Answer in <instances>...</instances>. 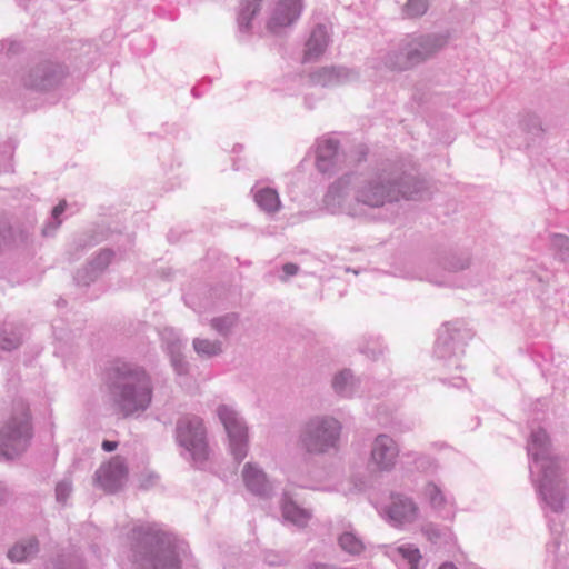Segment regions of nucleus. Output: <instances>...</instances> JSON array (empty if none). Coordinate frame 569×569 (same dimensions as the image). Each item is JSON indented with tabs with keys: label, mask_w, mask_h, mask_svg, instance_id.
Wrapping results in <instances>:
<instances>
[{
	"label": "nucleus",
	"mask_w": 569,
	"mask_h": 569,
	"mask_svg": "<svg viewBox=\"0 0 569 569\" xmlns=\"http://www.w3.org/2000/svg\"><path fill=\"white\" fill-rule=\"evenodd\" d=\"M422 189L423 182L409 164L387 161L366 177L345 174L339 178L329 187L323 201L331 213L367 220L373 219L377 210L412 199Z\"/></svg>",
	"instance_id": "obj_1"
},
{
	"label": "nucleus",
	"mask_w": 569,
	"mask_h": 569,
	"mask_svg": "<svg viewBox=\"0 0 569 569\" xmlns=\"http://www.w3.org/2000/svg\"><path fill=\"white\" fill-rule=\"evenodd\" d=\"M531 459L530 475L541 501L552 512L560 513L568 502V492L561 477V460L552 451L546 430H533L527 445Z\"/></svg>",
	"instance_id": "obj_2"
},
{
	"label": "nucleus",
	"mask_w": 569,
	"mask_h": 569,
	"mask_svg": "<svg viewBox=\"0 0 569 569\" xmlns=\"http://www.w3.org/2000/svg\"><path fill=\"white\" fill-rule=\"evenodd\" d=\"M107 387L113 406L124 418L140 416L152 403V378L142 366L114 365L108 372Z\"/></svg>",
	"instance_id": "obj_3"
},
{
	"label": "nucleus",
	"mask_w": 569,
	"mask_h": 569,
	"mask_svg": "<svg viewBox=\"0 0 569 569\" xmlns=\"http://www.w3.org/2000/svg\"><path fill=\"white\" fill-rule=\"evenodd\" d=\"M132 560L138 569H181L174 537L156 526H139L131 531Z\"/></svg>",
	"instance_id": "obj_4"
},
{
	"label": "nucleus",
	"mask_w": 569,
	"mask_h": 569,
	"mask_svg": "<svg viewBox=\"0 0 569 569\" xmlns=\"http://www.w3.org/2000/svg\"><path fill=\"white\" fill-rule=\"evenodd\" d=\"M342 425L332 416L316 415L300 426L298 446L310 456L336 453L340 447Z\"/></svg>",
	"instance_id": "obj_5"
},
{
	"label": "nucleus",
	"mask_w": 569,
	"mask_h": 569,
	"mask_svg": "<svg viewBox=\"0 0 569 569\" xmlns=\"http://www.w3.org/2000/svg\"><path fill=\"white\" fill-rule=\"evenodd\" d=\"M33 437L28 407L19 402L0 427V458L13 460L27 451Z\"/></svg>",
	"instance_id": "obj_6"
},
{
	"label": "nucleus",
	"mask_w": 569,
	"mask_h": 569,
	"mask_svg": "<svg viewBox=\"0 0 569 569\" xmlns=\"http://www.w3.org/2000/svg\"><path fill=\"white\" fill-rule=\"evenodd\" d=\"M174 435L177 443L190 455L194 463H202L208 459L207 431L200 417H180L176 423Z\"/></svg>",
	"instance_id": "obj_7"
},
{
	"label": "nucleus",
	"mask_w": 569,
	"mask_h": 569,
	"mask_svg": "<svg viewBox=\"0 0 569 569\" xmlns=\"http://www.w3.org/2000/svg\"><path fill=\"white\" fill-rule=\"evenodd\" d=\"M217 416L228 436L229 451L237 463H240L249 451V429L243 417L231 406L220 405Z\"/></svg>",
	"instance_id": "obj_8"
},
{
	"label": "nucleus",
	"mask_w": 569,
	"mask_h": 569,
	"mask_svg": "<svg viewBox=\"0 0 569 569\" xmlns=\"http://www.w3.org/2000/svg\"><path fill=\"white\" fill-rule=\"evenodd\" d=\"M469 335L459 327L446 325L438 333L435 345V357L447 368H461V357L465 353L466 340Z\"/></svg>",
	"instance_id": "obj_9"
},
{
	"label": "nucleus",
	"mask_w": 569,
	"mask_h": 569,
	"mask_svg": "<svg viewBox=\"0 0 569 569\" xmlns=\"http://www.w3.org/2000/svg\"><path fill=\"white\" fill-rule=\"evenodd\" d=\"M64 74L63 66L43 60L27 67L20 76V81L27 89L43 92L58 87Z\"/></svg>",
	"instance_id": "obj_10"
},
{
	"label": "nucleus",
	"mask_w": 569,
	"mask_h": 569,
	"mask_svg": "<svg viewBox=\"0 0 569 569\" xmlns=\"http://www.w3.org/2000/svg\"><path fill=\"white\" fill-rule=\"evenodd\" d=\"M446 43L447 37L437 33H412L403 37V49L409 50L415 67L432 58Z\"/></svg>",
	"instance_id": "obj_11"
},
{
	"label": "nucleus",
	"mask_w": 569,
	"mask_h": 569,
	"mask_svg": "<svg viewBox=\"0 0 569 569\" xmlns=\"http://www.w3.org/2000/svg\"><path fill=\"white\" fill-rule=\"evenodd\" d=\"M382 516L390 526L402 528L418 519L419 507L409 496L391 493L389 502L382 509Z\"/></svg>",
	"instance_id": "obj_12"
},
{
	"label": "nucleus",
	"mask_w": 569,
	"mask_h": 569,
	"mask_svg": "<svg viewBox=\"0 0 569 569\" xmlns=\"http://www.w3.org/2000/svg\"><path fill=\"white\" fill-rule=\"evenodd\" d=\"M127 479L128 468L124 460L119 456L101 465L94 473L96 483L108 493H114L122 489Z\"/></svg>",
	"instance_id": "obj_13"
},
{
	"label": "nucleus",
	"mask_w": 569,
	"mask_h": 569,
	"mask_svg": "<svg viewBox=\"0 0 569 569\" xmlns=\"http://www.w3.org/2000/svg\"><path fill=\"white\" fill-rule=\"evenodd\" d=\"M399 452V446L393 438L380 433L371 443L370 463L378 471L389 472L396 467Z\"/></svg>",
	"instance_id": "obj_14"
},
{
	"label": "nucleus",
	"mask_w": 569,
	"mask_h": 569,
	"mask_svg": "<svg viewBox=\"0 0 569 569\" xmlns=\"http://www.w3.org/2000/svg\"><path fill=\"white\" fill-rule=\"evenodd\" d=\"M301 10V0H279L268 21V29L272 33H279L298 20Z\"/></svg>",
	"instance_id": "obj_15"
},
{
	"label": "nucleus",
	"mask_w": 569,
	"mask_h": 569,
	"mask_svg": "<svg viewBox=\"0 0 569 569\" xmlns=\"http://www.w3.org/2000/svg\"><path fill=\"white\" fill-rule=\"evenodd\" d=\"M241 476L246 488L251 493L263 498L270 496L272 485L263 469L258 463L247 462L243 466Z\"/></svg>",
	"instance_id": "obj_16"
},
{
	"label": "nucleus",
	"mask_w": 569,
	"mask_h": 569,
	"mask_svg": "<svg viewBox=\"0 0 569 569\" xmlns=\"http://www.w3.org/2000/svg\"><path fill=\"white\" fill-rule=\"evenodd\" d=\"M341 162L339 141L333 138H323L318 141L316 166L322 173H331Z\"/></svg>",
	"instance_id": "obj_17"
},
{
	"label": "nucleus",
	"mask_w": 569,
	"mask_h": 569,
	"mask_svg": "<svg viewBox=\"0 0 569 569\" xmlns=\"http://www.w3.org/2000/svg\"><path fill=\"white\" fill-rule=\"evenodd\" d=\"M112 258L113 252L111 250H100L83 269L77 271L76 282L81 286H89L107 269Z\"/></svg>",
	"instance_id": "obj_18"
},
{
	"label": "nucleus",
	"mask_w": 569,
	"mask_h": 569,
	"mask_svg": "<svg viewBox=\"0 0 569 569\" xmlns=\"http://www.w3.org/2000/svg\"><path fill=\"white\" fill-rule=\"evenodd\" d=\"M357 78V73L345 67H322L310 74V81L316 86L333 87Z\"/></svg>",
	"instance_id": "obj_19"
},
{
	"label": "nucleus",
	"mask_w": 569,
	"mask_h": 569,
	"mask_svg": "<svg viewBox=\"0 0 569 569\" xmlns=\"http://www.w3.org/2000/svg\"><path fill=\"white\" fill-rule=\"evenodd\" d=\"M40 541L36 536H27L16 541L7 552V557L11 562L23 563L30 562L37 558L40 552Z\"/></svg>",
	"instance_id": "obj_20"
},
{
	"label": "nucleus",
	"mask_w": 569,
	"mask_h": 569,
	"mask_svg": "<svg viewBox=\"0 0 569 569\" xmlns=\"http://www.w3.org/2000/svg\"><path fill=\"white\" fill-rule=\"evenodd\" d=\"M422 496L430 507L441 513L443 518L453 517V503L437 483L432 481L426 483L422 489Z\"/></svg>",
	"instance_id": "obj_21"
},
{
	"label": "nucleus",
	"mask_w": 569,
	"mask_h": 569,
	"mask_svg": "<svg viewBox=\"0 0 569 569\" xmlns=\"http://www.w3.org/2000/svg\"><path fill=\"white\" fill-rule=\"evenodd\" d=\"M328 42L329 36L327 28L323 24H318L315 27L306 42L303 62L317 60L320 56H322L328 47Z\"/></svg>",
	"instance_id": "obj_22"
},
{
	"label": "nucleus",
	"mask_w": 569,
	"mask_h": 569,
	"mask_svg": "<svg viewBox=\"0 0 569 569\" xmlns=\"http://www.w3.org/2000/svg\"><path fill=\"white\" fill-rule=\"evenodd\" d=\"M381 61L386 68L395 71H406L415 67L409 50L403 49V38L381 57Z\"/></svg>",
	"instance_id": "obj_23"
},
{
	"label": "nucleus",
	"mask_w": 569,
	"mask_h": 569,
	"mask_svg": "<svg viewBox=\"0 0 569 569\" xmlns=\"http://www.w3.org/2000/svg\"><path fill=\"white\" fill-rule=\"evenodd\" d=\"M251 193L256 204L263 212L273 214L280 210L281 201L277 190L269 187L258 188L256 186L251 189Z\"/></svg>",
	"instance_id": "obj_24"
},
{
	"label": "nucleus",
	"mask_w": 569,
	"mask_h": 569,
	"mask_svg": "<svg viewBox=\"0 0 569 569\" xmlns=\"http://www.w3.org/2000/svg\"><path fill=\"white\" fill-rule=\"evenodd\" d=\"M392 556L400 567L408 569H422V556L418 547L403 543L392 550Z\"/></svg>",
	"instance_id": "obj_25"
},
{
	"label": "nucleus",
	"mask_w": 569,
	"mask_h": 569,
	"mask_svg": "<svg viewBox=\"0 0 569 569\" xmlns=\"http://www.w3.org/2000/svg\"><path fill=\"white\" fill-rule=\"evenodd\" d=\"M24 327L11 322H6L0 328V350L13 351L18 349L23 340Z\"/></svg>",
	"instance_id": "obj_26"
},
{
	"label": "nucleus",
	"mask_w": 569,
	"mask_h": 569,
	"mask_svg": "<svg viewBox=\"0 0 569 569\" xmlns=\"http://www.w3.org/2000/svg\"><path fill=\"white\" fill-rule=\"evenodd\" d=\"M281 510L284 520L290 521L298 527H306L311 518V512L309 510L300 508L287 496L282 499Z\"/></svg>",
	"instance_id": "obj_27"
},
{
	"label": "nucleus",
	"mask_w": 569,
	"mask_h": 569,
	"mask_svg": "<svg viewBox=\"0 0 569 569\" xmlns=\"http://www.w3.org/2000/svg\"><path fill=\"white\" fill-rule=\"evenodd\" d=\"M332 388L341 397H351L357 389V380L349 369H343L332 379Z\"/></svg>",
	"instance_id": "obj_28"
},
{
	"label": "nucleus",
	"mask_w": 569,
	"mask_h": 569,
	"mask_svg": "<svg viewBox=\"0 0 569 569\" xmlns=\"http://www.w3.org/2000/svg\"><path fill=\"white\" fill-rule=\"evenodd\" d=\"M192 347L194 352L202 359H211L223 352V345L218 339L194 338Z\"/></svg>",
	"instance_id": "obj_29"
},
{
	"label": "nucleus",
	"mask_w": 569,
	"mask_h": 569,
	"mask_svg": "<svg viewBox=\"0 0 569 569\" xmlns=\"http://www.w3.org/2000/svg\"><path fill=\"white\" fill-rule=\"evenodd\" d=\"M340 549L353 557L360 556L365 549L363 540L352 530H346L338 537Z\"/></svg>",
	"instance_id": "obj_30"
},
{
	"label": "nucleus",
	"mask_w": 569,
	"mask_h": 569,
	"mask_svg": "<svg viewBox=\"0 0 569 569\" xmlns=\"http://www.w3.org/2000/svg\"><path fill=\"white\" fill-rule=\"evenodd\" d=\"M263 0H243L241 2L238 27L241 32H248L251 28V20L261 10Z\"/></svg>",
	"instance_id": "obj_31"
},
{
	"label": "nucleus",
	"mask_w": 569,
	"mask_h": 569,
	"mask_svg": "<svg viewBox=\"0 0 569 569\" xmlns=\"http://www.w3.org/2000/svg\"><path fill=\"white\" fill-rule=\"evenodd\" d=\"M519 127L531 139L541 138L546 132L541 119L532 112H525L521 114Z\"/></svg>",
	"instance_id": "obj_32"
},
{
	"label": "nucleus",
	"mask_w": 569,
	"mask_h": 569,
	"mask_svg": "<svg viewBox=\"0 0 569 569\" xmlns=\"http://www.w3.org/2000/svg\"><path fill=\"white\" fill-rule=\"evenodd\" d=\"M29 230H20L18 233L13 231V227L7 220L0 221V249L11 243H22L29 238Z\"/></svg>",
	"instance_id": "obj_33"
},
{
	"label": "nucleus",
	"mask_w": 569,
	"mask_h": 569,
	"mask_svg": "<svg viewBox=\"0 0 569 569\" xmlns=\"http://www.w3.org/2000/svg\"><path fill=\"white\" fill-rule=\"evenodd\" d=\"M238 322H239V316L234 312H230V313H227L221 317L212 318L210 320V326L220 336L227 338L232 333V331L237 327Z\"/></svg>",
	"instance_id": "obj_34"
},
{
	"label": "nucleus",
	"mask_w": 569,
	"mask_h": 569,
	"mask_svg": "<svg viewBox=\"0 0 569 569\" xmlns=\"http://www.w3.org/2000/svg\"><path fill=\"white\" fill-rule=\"evenodd\" d=\"M162 343L169 353L182 351L184 342L181 339V335L173 328H164L161 331Z\"/></svg>",
	"instance_id": "obj_35"
},
{
	"label": "nucleus",
	"mask_w": 569,
	"mask_h": 569,
	"mask_svg": "<svg viewBox=\"0 0 569 569\" xmlns=\"http://www.w3.org/2000/svg\"><path fill=\"white\" fill-rule=\"evenodd\" d=\"M550 249L557 259L561 261L569 260V237L562 233L550 236Z\"/></svg>",
	"instance_id": "obj_36"
},
{
	"label": "nucleus",
	"mask_w": 569,
	"mask_h": 569,
	"mask_svg": "<svg viewBox=\"0 0 569 569\" xmlns=\"http://www.w3.org/2000/svg\"><path fill=\"white\" fill-rule=\"evenodd\" d=\"M66 201H61L58 206H56L51 211V217L49 218L48 222L42 228V234L44 237L53 236L54 232L58 230L60 224L62 223V220L60 216L66 210Z\"/></svg>",
	"instance_id": "obj_37"
},
{
	"label": "nucleus",
	"mask_w": 569,
	"mask_h": 569,
	"mask_svg": "<svg viewBox=\"0 0 569 569\" xmlns=\"http://www.w3.org/2000/svg\"><path fill=\"white\" fill-rule=\"evenodd\" d=\"M429 8V0H408L403 8L402 13L410 19L423 16Z\"/></svg>",
	"instance_id": "obj_38"
},
{
	"label": "nucleus",
	"mask_w": 569,
	"mask_h": 569,
	"mask_svg": "<svg viewBox=\"0 0 569 569\" xmlns=\"http://www.w3.org/2000/svg\"><path fill=\"white\" fill-rule=\"evenodd\" d=\"M443 264L445 269L449 272H458L467 269L470 266V258L466 253H451L445 259Z\"/></svg>",
	"instance_id": "obj_39"
},
{
	"label": "nucleus",
	"mask_w": 569,
	"mask_h": 569,
	"mask_svg": "<svg viewBox=\"0 0 569 569\" xmlns=\"http://www.w3.org/2000/svg\"><path fill=\"white\" fill-rule=\"evenodd\" d=\"M56 500L59 503L64 505L68 500V498L72 493V481L69 478H63L56 485Z\"/></svg>",
	"instance_id": "obj_40"
},
{
	"label": "nucleus",
	"mask_w": 569,
	"mask_h": 569,
	"mask_svg": "<svg viewBox=\"0 0 569 569\" xmlns=\"http://www.w3.org/2000/svg\"><path fill=\"white\" fill-rule=\"evenodd\" d=\"M422 533L432 542H438L447 537L448 529L441 528L435 523H426L422 527Z\"/></svg>",
	"instance_id": "obj_41"
},
{
	"label": "nucleus",
	"mask_w": 569,
	"mask_h": 569,
	"mask_svg": "<svg viewBox=\"0 0 569 569\" xmlns=\"http://www.w3.org/2000/svg\"><path fill=\"white\" fill-rule=\"evenodd\" d=\"M171 366L179 376H184L189 372V363L182 351L169 353Z\"/></svg>",
	"instance_id": "obj_42"
},
{
	"label": "nucleus",
	"mask_w": 569,
	"mask_h": 569,
	"mask_svg": "<svg viewBox=\"0 0 569 569\" xmlns=\"http://www.w3.org/2000/svg\"><path fill=\"white\" fill-rule=\"evenodd\" d=\"M94 242L90 240L88 237H80L73 242L74 253H71L73 259L78 258V254L83 252L87 248L92 247Z\"/></svg>",
	"instance_id": "obj_43"
},
{
	"label": "nucleus",
	"mask_w": 569,
	"mask_h": 569,
	"mask_svg": "<svg viewBox=\"0 0 569 569\" xmlns=\"http://www.w3.org/2000/svg\"><path fill=\"white\" fill-rule=\"evenodd\" d=\"M1 51H6L7 56L19 53L22 49V46L19 41L14 40H4L1 43Z\"/></svg>",
	"instance_id": "obj_44"
},
{
	"label": "nucleus",
	"mask_w": 569,
	"mask_h": 569,
	"mask_svg": "<svg viewBox=\"0 0 569 569\" xmlns=\"http://www.w3.org/2000/svg\"><path fill=\"white\" fill-rule=\"evenodd\" d=\"M360 352L366 355L368 358H371L373 360L378 359L380 355L383 353V349L379 347H362L360 348Z\"/></svg>",
	"instance_id": "obj_45"
},
{
	"label": "nucleus",
	"mask_w": 569,
	"mask_h": 569,
	"mask_svg": "<svg viewBox=\"0 0 569 569\" xmlns=\"http://www.w3.org/2000/svg\"><path fill=\"white\" fill-rule=\"evenodd\" d=\"M282 271L284 273L283 279H287V278L293 277L298 273L299 266H297L296 263L288 262L282 266Z\"/></svg>",
	"instance_id": "obj_46"
},
{
	"label": "nucleus",
	"mask_w": 569,
	"mask_h": 569,
	"mask_svg": "<svg viewBox=\"0 0 569 569\" xmlns=\"http://www.w3.org/2000/svg\"><path fill=\"white\" fill-rule=\"evenodd\" d=\"M158 479V476L154 473H149L147 476H143L140 480V487L143 489H148L149 487L153 486Z\"/></svg>",
	"instance_id": "obj_47"
},
{
	"label": "nucleus",
	"mask_w": 569,
	"mask_h": 569,
	"mask_svg": "<svg viewBox=\"0 0 569 569\" xmlns=\"http://www.w3.org/2000/svg\"><path fill=\"white\" fill-rule=\"evenodd\" d=\"M117 447H118V442H116V441L104 440L102 442V449L107 452H111V451L116 450Z\"/></svg>",
	"instance_id": "obj_48"
},
{
	"label": "nucleus",
	"mask_w": 569,
	"mask_h": 569,
	"mask_svg": "<svg viewBox=\"0 0 569 569\" xmlns=\"http://www.w3.org/2000/svg\"><path fill=\"white\" fill-rule=\"evenodd\" d=\"M308 569H333V567L328 563L313 562L308 566Z\"/></svg>",
	"instance_id": "obj_49"
},
{
	"label": "nucleus",
	"mask_w": 569,
	"mask_h": 569,
	"mask_svg": "<svg viewBox=\"0 0 569 569\" xmlns=\"http://www.w3.org/2000/svg\"><path fill=\"white\" fill-rule=\"evenodd\" d=\"M9 497V492L6 488L0 486V505L6 502Z\"/></svg>",
	"instance_id": "obj_50"
},
{
	"label": "nucleus",
	"mask_w": 569,
	"mask_h": 569,
	"mask_svg": "<svg viewBox=\"0 0 569 569\" xmlns=\"http://www.w3.org/2000/svg\"><path fill=\"white\" fill-rule=\"evenodd\" d=\"M451 385L456 388H461L465 385V380L461 377H456Z\"/></svg>",
	"instance_id": "obj_51"
},
{
	"label": "nucleus",
	"mask_w": 569,
	"mask_h": 569,
	"mask_svg": "<svg viewBox=\"0 0 569 569\" xmlns=\"http://www.w3.org/2000/svg\"><path fill=\"white\" fill-rule=\"evenodd\" d=\"M439 569H457V567L451 562H446L439 567Z\"/></svg>",
	"instance_id": "obj_52"
},
{
	"label": "nucleus",
	"mask_w": 569,
	"mask_h": 569,
	"mask_svg": "<svg viewBox=\"0 0 569 569\" xmlns=\"http://www.w3.org/2000/svg\"><path fill=\"white\" fill-rule=\"evenodd\" d=\"M266 560L272 566L280 565V561L276 560L274 558L270 559L268 556L266 557Z\"/></svg>",
	"instance_id": "obj_53"
},
{
	"label": "nucleus",
	"mask_w": 569,
	"mask_h": 569,
	"mask_svg": "<svg viewBox=\"0 0 569 569\" xmlns=\"http://www.w3.org/2000/svg\"><path fill=\"white\" fill-rule=\"evenodd\" d=\"M431 282H435L437 284H445V281H438V280H433V279H429Z\"/></svg>",
	"instance_id": "obj_54"
},
{
	"label": "nucleus",
	"mask_w": 569,
	"mask_h": 569,
	"mask_svg": "<svg viewBox=\"0 0 569 569\" xmlns=\"http://www.w3.org/2000/svg\"><path fill=\"white\" fill-rule=\"evenodd\" d=\"M29 0H18L21 6H24Z\"/></svg>",
	"instance_id": "obj_55"
}]
</instances>
